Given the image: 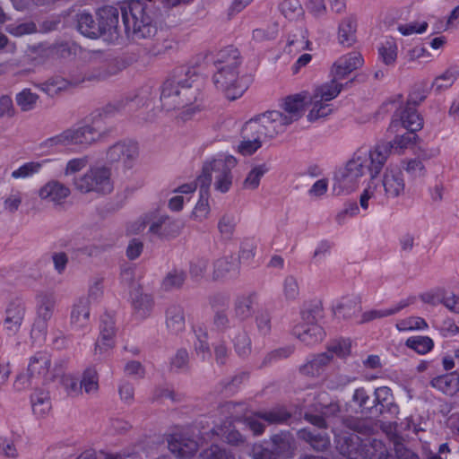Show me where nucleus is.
I'll return each mask as SVG.
<instances>
[{
  "label": "nucleus",
  "instance_id": "473e14b6",
  "mask_svg": "<svg viewBox=\"0 0 459 459\" xmlns=\"http://www.w3.org/2000/svg\"><path fill=\"white\" fill-rule=\"evenodd\" d=\"M78 82H70L65 78L56 76L39 84L38 87L48 96L53 97Z\"/></svg>",
  "mask_w": 459,
  "mask_h": 459
},
{
  "label": "nucleus",
  "instance_id": "680f3d73",
  "mask_svg": "<svg viewBox=\"0 0 459 459\" xmlns=\"http://www.w3.org/2000/svg\"><path fill=\"white\" fill-rule=\"evenodd\" d=\"M403 168L409 175L414 178L425 177L427 174L425 165L418 159H410L405 160L403 162Z\"/></svg>",
  "mask_w": 459,
  "mask_h": 459
},
{
  "label": "nucleus",
  "instance_id": "7ed1b4c3",
  "mask_svg": "<svg viewBox=\"0 0 459 459\" xmlns=\"http://www.w3.org/2000/svg\"><path fill=\"white\" fill-rule=\"evenodd\" d=\"M240 64V54L236 48L223 49L218 55L213 82L229 100H233L241 97L248 87L247 80L239 76Z\"/></svg>",
  "mask_w": 459,
  "mask_h": 459
},
{
  "label": "nucleus",
  "instance_id": "de8ad7c7",
  "mask_svg": "<svg viewBox=\"0 0 459 459\" xmlns=\"http://www.w3.org/2000/svg\"><path fill=\"white\" fill-rule=\"evenodd\" d=\"M331 359L332 356H330L328 352L318 354L302 367V371L307 375L315 376L318 374L319 371L331 361Z\"/></svg>",
  "mask_w": 459,
  "mask_h": 459
},
{
  "label": "nucleus",
  "instance_id": "423d86ee",
  "mask_svg": "<svg viewBox=\"0 0 459 459\" xmlns=\"http://www.w3.org/2000/svg\"><path fill=\"white\" fill-rule=\"evenodd\" d=\"M74 188L83 195L102 196L114 189L111 169L106 165L91 166L86 172L73 179Z\"/></svg>",
  "mask_w": 459,
  "mask_h": 459
},
{
  "label": "nucleus",
  "instance_id": "6e6d98bb",
  "mask_svg": "<svg viewBox=\"0 0 459 459\" xmlns=\"http://www.w3.org/2000/svg\"><path fill=\"white\" fill-rule=\"evenodd\" d=\"M186 275L182 271L173 270L169 272L162 281V288L165 290H172L182 286Z\"/></svg>",
  "mask_w": 459,
  "mask_h": 459
},
{
  "label": "nucleus",
  "instance_id": "603ef678",
  "mask_svg": "<svg viewBox=\"0 0 459 459\" xmlns=\"http://www.w3.org/2000/svg\"><path fill=\"white\" fill-rule=\"evenodd\" d=\"M48 321L35 317L31 331L30 338L33 343L41 345L45 342L48 333Z\"/></svg>",
  "mask_w": 459,
  "mask_h": 459
},
{
  "label": "nucleus",
  "instance_id": "39448f33",
  "mask_svg": "<svg viewBox=\"0 0 459 459\" xmlns=\"http://www.w3.org/2000/svg\"><path fill=\"white\" fill-rule=\"evenodd\" d=\"M118 10L113 6L99 9L96 20L90 13L82 12L77 14V29L90 39L103 37L107 41H113L118 36Z\"/></svg>",
  "mask_w": 459,
  "mask_h": 459
},
{
  "label": "nucleus",
  "instance_id": "a878e982",
  "mask_svg": "<svg viewBox=\"0 0 459 459\" xmlns=\"http://www.w3.org/2000/svg\"><path fill=\"white\" fill-rule=\"evenodd\" d=\"M56 297L53 293L41 292L36 297V317L49 321L56 307Z\"/></svg>",
  "mask_w": 459,
  "mask_h": 459
},
{
  "label": "nucleus",
  "instance_id": "0eeeda50",
  "mask_svg": "<svg viewBox=\"0 0 459 459\" xmlns=\"http://www.w3.org/2000/svg\"><path fill=\"white\" fill-rule=\"evenodd\" d=\"M126 31L134 40L151 39L157 31L146 7L140 1H132L122 13Z\"/></svg>",
  "mask_w": 459,
  "mask_h": 459
},
{
  "label": "nucleus",
  "instance_id": "b1692460",
  "mask_svg": "<svg viewBox=\"0 0 459 459\" xmlns=\"http://www.w3.org/2000/svg\"><path fill=\"white\" fill-rule=\"evenodd\" d=\"M116 328L112 319L103 320L100 325V334L95 344V353L102 354L115 344Z\"/></svg>",
  "mask_w": 459,
  "mask_h": 459
},
{
  "label": "nucleus",
  "instance_id": "72a5a7b5",
  "mask_svg": "<svg viewBox=\"0 0 459 459\" xmlns=\"http://www.w3.org/2000/svg\"><path fill=\"white\" fill-rule=\"evenodd\" d=\"M333 77L330 82L322 84L314 90L313 97L325 102H330L335 99L341 92L342 85Z\"/></svg>",
  "mask_w": 459,
  "mask_h": 459
},
{
  "label": "nucleus",
  "instance_id": "e2e57ef3",
  "mask_svg": "<svg viewBox=\"0 0 459 459\" xmlns=\"http://www.w3.org/2000/svg\"><path fill=\"white\" fill-rule=\"evenodd\" d=\"M282 292L287 300H295L299 295L298 281L293 276H287L283 281Z\"/></svg>",
  "mask_w": 459,
  "mask_h": 459
},
{
  "label": "nucleus",
  "instance_id": "4468645a",
  "mask_svg": "<svg viewBox=\"0 0 459 459\" xmlns=\"http://www.w3.org/2000/svg\"><path fill=\"white\" fill-rule=\"evenodd\" d=\"M303 320L293 328L294 335L306 345H314L320 342L325 337V331L310 316L303 314Z\"/></svg>",
  "mask_w": 459,
  "mask_h": 459
},
{
  "label": "nucleus",
  "instance_id": "8fccbe9b",
  "mask_svg": "<svg viewBox=\"0 0 459 459\" xmlns=\"http://www.w3.org/2000/svg\"><path fill=\"white\" fill-rule=\"evenodd\" d=\"M15 100L21 110L27 112L36 107L39 95L32 92L30 89H23L16 94Z\"/></svg>",
  "mask_w": 459,
  "mask_h": 459
},
{
  "label": "nucleus",
  "instance_id": "0e129e2a",
  "mask_svg": "<svg viewBox=\"0 0 459 459\" xmlns=\"http://www.w3.org/2000/svg\"><path fill=\"white\" fill-rule=\"evenodd\" d=\"M87 163L88 160L86 157L73 158L69 160L64 168V176L68 178L75 175L82 171L87 166Z\"/></svg>",
  "mask_w": 459,
  "mask_h": 459
},
{
  "label": "nucleus",
  "instance_id": "e433bc0d",
  "mask_svg": "<svg viewBox=\"0 0 459 459\" xmlns=\"http://www.w3.org/2000/svg\"><path fill=\"white\" fill-rule=\"evenodd\" d=\"M454 292H447L443 288H437L422 293L420 298V300L431 306L442 304L446 307L448 299H454Z\"/></svg>",
  "mask_w": 459,
  "mask_h": 459
},
{
  "label": "nucleus",
  "instance_id": "9d476101",
  "mask_svg": "<svg viewBox=\"0 0 459 459\" xmlns=\"http://www.w3.org/2000/svg\"><path fill=\"white\" fill-rule=\"evenodd\" d=\"M139 157V146L131 140H124L110 145L105 152V160L108 164L120 163L125 169H131Z\"/></svg>",
  "mask_w": 459,
  "mask_h": 459
},
{
  "label": "nucleus",
  "instance_id": "6ab92c4d",
  "mask_svg": "<svg viewBox=\"0 0 459 459\" xmlns=\"http://www.w3.org/2000/svg\"><path fill=\"white\" fill-rule=\"evenodd\" d=\"M91 309L89 300L85 297L77 299L72 306L70 325L74 330L86 329L90 325Z\"/></svg>",
  "mask_w": 459,
  "mask_h": 459
},
{
  "label": "nucleus",
  "instance_id": "13d9d810",
  "mask_svg": "<svg viewBox=\"0 0 459 459\" xmlns=\"http://www.w3.org/2000/svg\"><path fill=\"white\" fill-rule=\"evenodd\" d=\"M61 384L66 394L70 396L76 397L82 394L81 385L78 384L77 378L73 374H64L61 378Z\"/></svg>",
  "mask_w": 459,
  "mask_h": 459
},
{
  "label": "nucleus",
  "instance_id": "2f4dec72",
  "mask_svg": "<svg viewBox=\"0 0 459 459\" xmlns=\"http://www.w3.org/2000/svg\"><path fill=\"white\" fill-rule=\"evenodd\" d=\"M134 316L137 319H145L151 316L153 300L148 294L137 293L132 299Z\"/></svg>",
  "mask_w": 459,
  "mask_h": 459
},
{
  "label": "nucleus",
  "instance_id": "c9c22d12",
  "mask_svg": "<svg viewBox=\"0 0 459 459\" xmlns=\"http://www.w3.org/2000/svg\"><path fill=\"white\" fill-rule=\"evenodd\" d=\"M243 140L238 145L237 151L244 156L252 155L262 146L261 138L264 137V135H260L255 132L247 134L245 127L243 128Z\"/></svg>",
  "mask_w": 459,
  "mask_h": 459
},
{
  "label": "nucleus",
  "instance_id": "6e6552de",
  "mask_svg": "<svg viewBox=\"0 0 459 459\" xmlns=\"http://www.w3.org/2000/svg\"><path fill=\"white\" fill-rule=\"evenodd\" d=\"M292 125L291 121L279 109L269 110L250 119L245 125L247 134L255 133L264 137L273 138L284 133Z\"/></svg>",
  "mask_w": 459,
  "mask_h": 459
},
{
  "label": "nucleus",
  "instance_id": "f3484780",
  "mask_svg": "<svg viewBox=\"0 0 459 459\" xmlns=\"http://www.w3.org/2000/svg\"><path fill=\"white\" fill-rule=\"evenodd\" d=\"M26 307L22 301L13 300L5 309L4 328L9 335H15L24 321Z\"/></svg>",
  "mask_w": 459,
  "mask_h": 459
},
{
  "label": "nucleus",
  "instance_id": "09e8293b",
  "mask_svg": "<svg viewBox=\"0 0 459 459\" xmlns=\"http://www.w3.org/2000/svg\"><path fill=\"white\" fill-rule=\"evenodd\" d=\"M428 324L424 318L420 316H409L397 320L395 327L399 332L425 330Z\"/></svg>",
  "mask_w": 459,
  "mask_h": 459
},
{
  "label": "nucleus",
  "instance_id": "79ce46f5",
  "mask_svg": "<svg viewBox=\"0 0 459 459\" xmlns=\"http://www.w3.org/2000/svg\"><path fill=\"white\" fill-rule=\"evenodd\" d=\"M24 194L16 187H12L3 199V208L6 212L15 213L22 204Z\"/></svg>",
  "mask_w": 459,
  "mask_h": 459
},
{
  "label": "nucleus",
  "instance_id": "69168bd1",
  "mask_svg": "<svg viewBox=\"0 0 459 459\" xmlns=\"http://www.w3.org/2000/svg\"><path fill=\"white\" fill-rule=\"evenodd\" d=\"M299 434L303 438L307 439L310 443L313 448L316 450H325L330 444L329 438L325 436H313L306 430L300 431Z\"/></svg>",
  "mask_w": 459,
  "mask_h": 459
},
{
  "label": "nucleus",
  "instance_id": "338daca9",
  "mask_svg": "<svg viewBox=\"0 0 459 459\" xmlns=\"http://www.w3.org/2000/svg\"><path fill=\"white\" fill-rule=\"evenodd\" d=\"M255 245L253 241L245 240L241 243L238 262L249 263L255 256Z\"/></svg>",
  "mask_w": 459,
  "mask_h": 459
},
{
  "label": "nucleus",
  "instance_id": "3c124183",
  "mask_svg": "<svg viewBox=\"0 0 459 459\" xmlns=\"http://www.w3.org/2000/svg\"><path fill=\"white\" fill-rule=\"evenodd\" d=\"M416 138L417 135L414 133L409 131L403 134L397 135L392 142L382 143H389L391 145V151L394 149L398 153H403L405 149L415 143Z\"/></svg>",
  "mask_w": 459,
  "mask_h": 459
},
{
  "label": "nucleus",
  "instance_id": "a211bd4d",
  "mask_svg": "<svg viewBox=\"0 0 459 459\" xmlns=\"http://www.w3.org/2000/svg\"><path fill=\"white\" fill-rule=\"evenodd\" d=\"M363 64L362 56L359 53L351 52L339 57L331 68V74L336 80H342L347 77L352 71L360 67Z\"/></svg>",
  "mask_w": 459,
  "mask_h": 459
},
{
  "label": "nucleus",
  "instance_id": "5fc2aeb1",
  "mask_svg": "<svg viewBox=\"0 0 459 459\" xmlns=\"http://www.w3.org/2000/svg\"><path fill=\"white\" fill-rule=\"evenodd\" d=\"M375 180L376 179H372L370 178V180L368 183L366 188L360 195L359 204L360 207L364 210H367L368 208L369 201H376L377 199L378 194H380L377 190V185Z\"/></svg>",
  "mask_w": 459,
  "mask_h": 459
},
{
  "label": "nucleus",
  "instance_id": "f704fd0d",
  "mask_svg": "<svg viewBox=\"0 0 459 459\" xmlns=\"http://www.w3.org/2000/svg\"><path fill=\"white\" fill-rule=\"evenodd\" d=\"M356 21L352 17L344 18L339 25L338 40L340 44L350 47L355 41Z\"/></svg>",
  "mask_w": 459,
  "mask_h": 459
},
{
  "label": "nucleus",
  "instance_id": "c85d7f7f",
  "mask_svg": "<svg viewBox=\"0 0 459 459\" xmlns=\"http://www.w3.org/2000/svg\"><path fill=\"white\" fill-rule=\"evenodd\" d=\"M33 413L38 417H46L51 411V401L48 392L36 389L30 396Z\"/></svg>",
  "mask_w": 459,
  "mask_h": 459
},
{
  "label": "nucleus",
  "instance_id": "dca6fc26",
  "mask_svg": "<svg viewBox=\"0 0 459 459\" xmlns=\"http://www.w3.org/2000/svg\"><path fill=\"white\" fill-rule=\"evenodd\" d=\"M200 186L199 199L190 213V219L203 222L209 219L211 215V206L209 203V186L210 178L208 175H200L197 178V186Z\"/></svg>",
  "mask_w": 459,
  "mask_h": 459
},
{
  "label": "nucleus",
  "instance_id": "4d7b16f0",
  "mask_svg": "<svg viewBox=\"0 0 459 459\" xmlns=\"http://www.w3.org/2000/svg\"><path fill=\"white\" fill-rule=\"evenodd\" d=\"M104 294V284L103 279L101 278H93L89 284L88 288V296L85 297L89 300V305L91 302H99Z\"/></svg>",
  "mask_w": 459,
  "mask_h": 459
},
{
  "label": "nucleus",
  "instance_id": "c03bdc74",
  "mask_svg": "<svg viewBox=\"0 0 459 459\" xmlns=\"http://www.w3.org/2000/svg\"><path fill=\"white\" fill-rule=\"evenodd\" d=\"M230 337H232L235 350L239 356H247L250 353L251 341L246 332L231 330Z\"/></svg>",
  "mask_w": 459,
  "mask_h": 459
},
{
  "label": "nucleus",
  "instance_id": "c756f323",
  "mask_svg": "<svg viewBox=\"0 0 459 459\" xmlns=\"http://www.w3.org/2000/svg\"><path fill=\"white\" fill-rule=\"evenodd\" d=\"M197 188V180L193 183L184 184L174 190L176 195L169 198L168 206L173 212H179L183 209L185 202H188L190 197H185L183 195H192Z\"/></svg>",
  "mask_w": 459,
  "mask_h": 459
},
{
  "label": "nucleus",
  "instance_id": "393cba45",
  "mask_svg": "<svg viewBox=\"0 0 459 459\" xmlns=\"http://www.w3.org/2000/svg\"><path fill=\"white\" fill-rule=\"evenodd\" d=\"M166 327L174 335L183 332L186 328V318L183 308L178 305H172L166 311Z\"/></svg>",
  "mask_w": 459,
  "mask_h": 459
},
{
  "label": "nucleus",
  "instance_id": "9b49d317",
  "mask_svg": "<svg viewBox=\"0 0 459 459\" xmlns=\"http://www.w3.org/2000/svg\"><path fill=\"white\" fill-rule=\"evenodd\" d=\"M382 186L384 195L387 199H394L403 195L406 183L403 171L397 166H387L382 176Z\"/></svg>",
  "mask_w": 459,
  "mask_h": 459
},
{
  "label": "nucleus",
  "instance_id": "58836bf2",
  "mask_svg": "<svg viewBox=\"0 0 459 459\" xmlns=\"http://www.w3.org/2000/svg\"><path fill=\"white\" fill-rule=\"evenodd\" d=\"M401 124L410 132H416L422 128L423 120L412 108H404L400 115Z\"/></svg>",
  "mask_w": 459,
  "mask_h": 459
},
{
  "label": "nucleus",
  "instance_id": "052dcab7",
  "mask_svg": "<svg viewBox=\"0 0 459 459\" xmlns=\"http://www.w3.org/2000/svg\"><path fill=\"white\" fill-rule=\"evenodd\" d=\"M252 299L249 296L240 297L235 303V313L240 319L247 318L252 314Z\"/></svg>",
  "mask_w": 459,
  "mask_h": 459
},
{
  "label": "nucleus",
  "instance_id": "ea45409f",
  "mask_svg": "<svg viewBox=\"0 0 459 459\" xmlns=\"http://www.w3.org/2000/svg\"><path fill=\"white\" fill-rule=\"evenodd\" d=\"M378 55L385 65H394L398 55L396 41L394 39H385L378 48Z\"/></svg>",
  "mask_w": 459,
  "mask_h": 459
},
{
  "label": "nucleus",
  "instance_id": "864d4df0",
  "mask_svg": "<svg viewBox=\"0 0 459 459\" xmlns=\"http://www.w3.org/2000/svg\"><path fill=\"white\" fill-rule=\"evenodd\" d=\"M281 13L290 20L299 17L302 13V7L299 0H284L280 4Z\"/></svg>",
  "mask_w": 459,
  "mask_h": 459
},
{
  "label": "nucleus",
  "instance_id": "ddd939ff",
  "mask_svg": "<svg viewBox=\"0 0 459 459\" xmlns=\"http://www.w3.org/2000/svg\"><path fill=\"white\" fill-rule=\"evenodd\" d=\"M28 373L35 384H44L53 378L50 355L46 351L36 352L30 358Z\"/></svg>",
  "mask_w": 459,
  "mask_h": 459
},
{
  "label": "nucleus",
  "instance_id": "f257e3e1",
  "mask_svg": "<svg viewBox=\"0 0 459 459\" xmlns=\"http://www.w3.org/2000/svg\"><path fill=\"white\" fill-rule=\"evenodd\" d=\"M391 154L389 143H378L372 147H360L334 177L333 189L338 195L350 193L356 188L366 173L376 179Z\"/></svg>",
  "mask_w": 459,
  "mask_h": 459
},
{
  "label": "nucleus",
  "instance_id": "7c9ffc66",
  "mask_svg": "<svg viewBox=\"0 0 459 459\" xmlns=\"http://www.w3.org/2000/svg\"><path fill=\"white\" fill-rule=\"evenodd\" d=\"M459 77V67L450 66L432 82L431 89L437 93L445 91L452 87Z\"/></svg>",
  "mask_w": 459,
  "mask_h": 459
},
{
  "label": "nucleus",
  "instance_id": "5701e85b",
  "mask_svg": "<svg viewBox=\"0 0 459 459\" xmlns=\"http://www.w3.org/2000/svg\"><path fill=\"white\" fill-rule=\"evenodd\" d=\"M239 273V263L233 256L217 259L213 264V278L215 280L231 279Z\"/></svg>",
  "mask_w": 459,
  "mask_h": 459
},
{
  "label": "nucleus",
  "instance_id": "a18cd8bd",
  "mask_svg": "<svg viewBox=\"0 0 459 459\" xmlns=\"http://www.w3.org/2000/svg\"><path fill=\"white\" fill-rule=\"evenodd\" d=\"M405 345L417 353L424 355L433 349L434 342L429 336L418 335L408 338L405 342Z\"/></svg>",
  "mask_w": 459,
  "mask_h": 459
},
{
  "label": "nucleus",
  "instance_id": "aec40b11",
  "mask_svg": "<svg viewBox=\"0 0 459 459\" xmlns=\"http://www.w3.org/2000/svg\"><path fill=\"white\" fill-rule=\"evenodd\" d=\"M289 413L283 409H276L265 412L263 415H253L246 420L247 425L253 431L255 435H260L264 432V426L261 422L264 419L268 423H281L289 418Z\"/></svg>",
  "mask_w": 459,
  "mask_h": 459
},
{
  "label": "nucleus",
  "instance_id": "774afa93",
  "mask_svg": "<svg viewBox=\"0 0 459 459\" xmlns=\"http://www.w3.org/2000/svg\"><path fill=\"white\" fill-rule=\"evenodd\" d=\"M200 459H234V457L221 449L218 446H212L210 448L204 450L200 455Z\"/></svg>",
  "mask_w": 459,
  "mask_h": 459
},
{
  "label": "nucleus",
  "instance_id": "1a4fd4ad",
  "mask_svg": "<svg viewBox=\"0 0 459 459\" xmlns=\"http://www.w3.org/2000/svg\"><path fill=\"white\" fill-rule=\"evenodd\" d=\"M237 164L238 160L233 155L227 153L220 154L204 167L202 175H208L211 181L212 177L210 171H212L214 174V189L224 194L229 192L231 188L233 183L231 170Z\"/></svg>",
  "mask_w": 459,
  "mask_h": 459
},
{
  "label": "nucleus",
  "instance_id": "bb28decb",
  "mask_svg": "<svg viewBox=\"0 0 459 459\" xmlns=\"http://www.w3.org/2000/svg\"><path fill=\"white\" fill-rule=\"evenodd\" d=\"M430 385L446 394L453 395L459 391V375L452 372L436 377L430 381Z\"/></svg>",
  "mask_w": 459,
  "mask_h": 459
},
{
  "label": "nucleus",
  "instance_id": "f03ea898",
  "mask_svg": "<svg viewBox=\"0 0 459 459\" xmlns=\"http://www.w3.org/2000/svg\"><path fill=\"white\" fill-rule=\"evenodd\" d=\"M195 82L190 73H178L166 80L160 94L162 108L168 112L177 111L184 121L194 117L203 108L202 94Z\"/></svg>",
  "mask_w": 459,
  "mask_h": 459
},
{
  "label": "nucleus",
  "instance_id": "37998d69",
  "mask_svg": "<svg viewBox=\"0 0 459 459\" xmlns=\"http://www.w3.org/2000/svg\"><path fill=\"white\" fill-rule=\"evenodd\" d=\"M82 391L88 394H94L99 390V375L94 368H87L82 375L80 382Z\"/></svg>",
  "mask_w": 459,
  "mask_h": 459
},
{
  "label": "nucleus",
  "instance_id": "412c9836",
  "mask_svg": "<svg viewBox=\"0 0 459 459\" xmlns=\"http://www.w3.org/2000/svg\"><path fill=\"white\" fill-rule=\"evenodd\" d=\"M416 298L414 296H409L405 299H401L395 304L385 308H376L366 311L361 316V322L366 323L375 319L384 318L387 316L398 314L403 309L406 308L410 305L414 304Z\"/></svg>",
  "mask_w": 459,
  "mask_h": 459
},
{
  "label": "nucleus",
  "instance_id": "f8f14e48",
  "mask_svg": "<svg viewBox=\"0 0 459 459\" xmlns=\"http://www.w3.org/2000/svg\"><path fill=\"white\" fill-rule=\"evenodd\" d=\"M37 195L42 202L61 205L70 196L71 189L60 180L52 178L38 189Z\"/></svg>",
  "mask_w": 459,
  "mask_h": 459
},
{
  "label": "nucleus",
  "instance_id": "a19ab883",
  "mask_svg": "<svg viewBox=\"0 0 459 459\" xmlns=\"http://www.w3.org/2000/svg\"><path fill=\"white\" fill-rule=\"evenodd\" d=\"M267 172L265 165H256L253 167L247 174L242 182V188L245 190H255L260 186L262 178Z\"/></svg>",
  "mask_w": 459,
  "mask_h": 459
},
{
  "label": "nucleus",
  "instance_id": "bf43d9fd",
  "mask_svg": "<svg viewBox=\"0 0 459 459\" xmlns=\"http://www.w3.org/2000/svg\"><path fill=\"white\" fill-rule=\"evenodd\" d=\"M150 220L148 223L149 232L153 235L158 236H165L164 227L166 226V222L169 221V216L166 214H149Z\"/></svg>",
  "mask_w": 459,
  "mask_h": 459
},
{
  "label": "nucleus",
  "instance_id": "cd10ccee",
  "mask_svg": "<svg viewBox=\"0 0 459 459\" xmlns=\"http://www.w3.org/2000/svg\"><path fill=\"white\" fill-rule=\"evenodd\" d=\"M49 160H30L21 164L11 172V178L14 180H25L33 178L40 173L43 166Z\"/></svg>",
  "mask_w": 459,
  "mask_h": 459
},
{
  "label": "nucleus",
  "instance_id": "4c0bfd02",
  "mask_svg": "<svg viewBox=\"0 0 459 459\" xmlns=\"http://www.w3.org/2000/svg\"><path fill=\"white\" fill-rule=\"evenodd\" d=\"M311 108L307 115L309 122H316L321 118L328 117L333 112L332 104L325 102L319 99L311 96Z\"/></svg>",
  "mask_w": 459,
  "mask_h": 459
},
{
  "label": "nucleus",
  "instance_id": "4be33fe9",
  "mask_svg": "<svg viewBox=\"0 0 459 459\" xmlns=\"http://www.w3.org/2000/svg\"><path fill=\"white\" fill-rule=\"evenodd\" d=\"M168 447L177 457L188 458L197 451L198 444L194 439L179 434H174L169 440Z\"/></svg>",
  "mask_w": 459,
  "mask_h": 459
},
{
  "label": "nucleus",
  "instance_id": "49530a36",
  "mask_svg": "<svg viewBox=\"0 0 459 459\" xmlns=\"http://www.w3.org/2000/svg\"><path fill=\"white\" fill-rule=\"evenodd\" d=\"M310 41L307 39V31L300 30L289 39L286 50L289 54L297 55L303 50L309 48Z\"/></svg>",
  "mask_w": 459,
  "mask_h": 459
},
{
  "label": "nucleus",
  "instance_id": "20e7f679",
  "mask_svg": "<svg viewBox=\"0 0 459 459\" xmlns=\"http://www.w3.org/2000/svg\"><path fill=\"white\" fill-rule=\"evenodd\" d=\"M103 136L99 119L92 117L82 125L69 127L46 139L41 143V147L49 150L51 152H61L72 146L86 150L100 142Z\"/></svg>",
  "mask_w": 459,
  "mask_h": 459
},
{
  "label": "nucleus",
  "instance_id": "2eb2a0df",
  "mask_svg": "<svg viewBox=\"0 0 459 459\" xmlns=\"http://www.w3.org/2000/svg\"><path fill=\"white\" fill-rule=\"evenodd\" d=\"M307 91L288 95L280 100V110L291 121H299L305 112V107L308 99Z\"/></svg>",
  "mask_w": 459,
  "mask_h": 459
}]
</instances>
